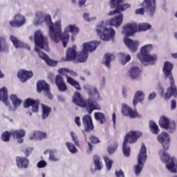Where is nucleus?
Instances as JSON below:
<instances>
[{"label":"nucleus","mask_w":177,"mask_h":177,"mask_svg":"<svg viewBox=\"0 0 177 177\" xmlns=\"http://www.w3.org/2000/svg\"><path fill=\"white\" fill-rule=\"evenodd\" d=\"M97 41H91L89 43H84L83 44V49L77 55V46L73 45L72 47L68 48L66 54V62H71L77 57V61L80 63H84L88 59L89 52H93L99 45Z\"/></svg>","instance_id":"obj_1"},{"label":"nucleus","mask_w":177,"mask_h":177,"mask_svg":"<svg viewBox=\"0 0 177 177\" xmlns=\"http://www.w3.org/2000/svg\"><path fill=\"white\" fill-rule=\"evenodd\" d=\"M35 50L37 53L39 57L44 60L48 66H53L55 67V66L57 64V61L52 60L49 58V56L45 54V53L39 50V48H40V49H45L47 52L49 50V43L48 42V39L44 37L41 30H37L35 32Z\"/></svg>","instance_id":"obj_2"},{"label":"nucleus","mask_w":177,"mask_h":177,"mask_svg":"<svg viewBox=\"0 0 177 177\" xmlns=\"http://www.w3.org/2000/svg\"><path fill=\"white\" fill-rule=\"evenodd\" d=\"M172 70H174V64L166 61L164 63L162 73L165 78H169L170 81V86L167 88L166 93L164 94V88H160V96H163L165 100H169L172 96L177 97V87L175 85V80H174V75H172Z\"/></svg>","instance_id":"obj_3"},{"label":"nucleus","mask_w":177,"mask_h":177,"mask_svg":"<svg viewBox=\"0 0 177 177\" xmlns=\"http://www.w3.org/2000/svg\"><path fill=\"white\" fill-rule=\"evenodd\" d=\"M73 103L77 106H80L86 109L88 114H92L95 110H100V105H99L93 100L88 98L87 100L84 99L81 96V93L78 91L75 92L74 95L73 96Z\"/></svg>","instance_id":"obj_4"},{"label":"nucleus","mask_w":177,"mask_h":177,"mask_svg":"<svg viewBox=\"0 0 177 177\" xmlns=\"http://www.w3.org/2000/svg\"><path fill=\"white\" fill-rule=\"evenodd\" d=\"M69 32H71L73 35H77L80 32V29L75 25H69L64 30V32H62L61 26V32L57 36V39L54 42L57 44V42L62 41L64 48H67V44H68V40L70 39Z\"/></svg>","instance_id":"obj_5"},{"label":"nucleus","mask_w":177,"mask_h":177,"mask_svg":"<svg viewBox=\"0 0 177 177\" xmlns=\"http://www.w3.org/2000/svg\"><path fill=\"white\" fill-rule=\"evenodd\" d=\"M44 20L49 28V37L50 39L55 42V39H57L59 33L62 31V21H57L55 23V24H53L50 15L46 16Z\"/></svg>","instance_id":"obj_6"},{"label":"nucleus","mask_w":177,"mask_h":177,"mask_svg":"<svg viewBox=\"0 0 177 177\" xmlns=\"http://www.w3.org/2000/svg\"><path fill=\"white\" fill-rule=\"evenodd\" d=\"M151 50H153V46L151 44H147L141 48L140 53H138L137 55L141 63L144 62L152 63L157 60V55H150Z\"/></svg>","instance_id":"obj_7"},{"label":"nucleus","mask_w":177,"mask_h":177,"mask_svg":"<svg viewBox=\"0 0 177 177\" xmlns=\"http://www.w3.org/2000/svg\"><path fill=\"white\" fill-rule=\"evenodd\" d=\"M156 0H144L143 2L140 3V6L142 8L136 10V15H141V16H143L145 9L148 15H149L151 17H153L154 13H156Z\"/></svg>","instance_id":"obj_8"},{"label":"nucleus","mask_w":177,"mask_h":177,"mask_svg":"<svg viewBox=\"0 0 177 177\" xmlns=\"http://www.w3.org/2000/svg\"><path fill=\"white\" fill-rule=\"evenodd\" d=\"M96 32L104 41H110L115 35V30L113 28H106L104 22H101L97 26Z\"/></svg>","instance_id":"obj_9"},{"label":"nucleus","mask_w":177,"mask_h":177,"mask_svg":"<svg viewBox=\"0 0 177 177\" xmlns=\"http://www.w3.org/2000/svg\"><path fill=\"white\" fill-rule=\"evenodd\" d=\"M159 156L161 161L166 164V168H167L170 172H177V162L175 158L171 157L165 151H160Z\"/></svg>","instance_id":"obj_10"},{"label":"nucleus","mask_w":177,"mask_h":177,"mask_svg":"<svg viewBox=\"0 0 177 177\" xmlns=\"http://www.w3.org/2000/svg\"><path fill=\"white\" fill-rule=\"evenodd\" d=\"M137 160L138 165L135 166V173L136 175H139V174L142 172L143 167H145L146 160H147V149H146V145H145V143H142L141 145Z\"/></svg>","instance_id":"obj_11"},{"label":"nucleus","mask_w":177,"mask_h":177,"mask_svg":"<svg viewBox=\"0 0 177 177\" xmlns=\"http://www.w3.org/2000/svg\"><path fill=\"white\" fill-rule=\"evenodd\" d=\"M158 124L160 128L165 129V131H169L171 133L175 132V129H176V124L175 122H170L169 119L165 115H162L160 118Z\"/></svg>","instance_id":"obj_12"},{"label":"nucleus","mask_w":177,"mask_h":177,"mask_svg":"<svg viewBox=\"0 0 177 177\" xmlns=\"http://www.w3.org/2000/svg\"><path fill=\"white\" fill-rule=\"evenodd\" d=\"M58 73L59 74L66 77V81L68 84L71 85V86H74L77 91H81V85H80V82L74 80L71 77L67 76V73H69L68 69L61 68L58 70Z\"/></svg>","instance_id":"obj_13"},{"label":"nucleus","mask_w":177,"mask_h":177,"mask_svg":"<svg viewBox=\"0 0 177 177\" xmlns=\"http://www.w3.org/2000/svg\"><path fill=\"white\" fill-rule=\"evenodd\" d=\"M142 136V132L138 131H130L124 138V141L126 143H136L138 142V139Z\"/></svg>","instance_id":"obj_14"},{"label":"nucleus","mask_w":177,"mask_h":177,"mask_svg":"<svg viewBox=\"0 0 177 177\" xmlns=\"http://www.w3.org/2000/svg\"><path fill=\"white\" fill-rule=\"evenodd\" d=\"M158 140L159 143H161L164 150H168L169 149V142H171V138L169 134L167 132H162L158 136Z\"/></svg>","instance_id":"obj_15"},{"label":"nucleus","mask_w":177,"mask_h":177,"mask_svg":"<svg viewBox=\"0 0 177 177\" xmlns=\"http://www.w3.org/2000/svg\"><path fill=\"white\" fill-rule=\"evenodd\" d=\"M123 32L127 37H132L135 32H138V24L136 23H130L123 27Z\"/></svg>","instance_id":"obj_16"},{"label":"nucleus","mask_w":177,"mask_h":177,"mask_svg":"<svg viewBox=\"0 0 177 177\" xmlns=\"http://www.w3.org/2000/svg\"><path fill=\"white\" fill-rule=\"evenodd\" d=\"M26 23V18L24 16L17 14L13 21H10V26L12 28H19V27H21V26H24V24Z\"/></svg>","instance_id":"obj_17"},{"label":"nucleus","mask_w":177,"mask_h":177,"mask_svg":"<svg viewBox=\"0 0 177 177\" xmlns=\"http://www.w3.org/2000/svg\"><path fill=\"white\" fill-rule=\"evenodd\" d=\"M24 106L26 109L32 106V111L33 113H38V111H39V100L28 98L26 99Z\"/></svg>","instance_id":"obj_18"},{"label":"nucleus","mask_w":177,"mask_h":177,"mask_svg":"<svg viewBox=\"0 0 177 177\" xmlns=\"http://www.w3.org/2000/svg\"><path fill=\"white\" fill-rule=\"evenodd\" d=\"M82 122L84 127V129L86 132H91V131H93V122L92 121V117L90 115H85L82 118Z\"/></svg>","instance_id":"obj_19"},{"label":"nucleus","mask_w":177,"mask_h":177,"mask_svg":"<svg viewBox=\"0 0 177 177\" xmlns=\"http://www.w3.org/2000/svg\"><path fill=\"white\" fill-rule=\"evenodd\" d=\"M34 73L31 71L20 70L18 71L17 77L21 81V82H26V81L32 78Z\"/></svg>","instance_id":"obj_20"},{"label":"nucleus","mask_w":177,"mask_h":177,"mask_svg":"<svg viewBox=\"0 0 177 177\" xmlns=\"http://www.w3.org/2000/svg\"><path fill=\"white\" fill-rule=\"evenodd\" d=\"M122 21H124V15L122 14H120L119 15L111 18L108 24L111 27H115V28H118V27L121 26L122 24Z\"/></svg>","instance_id":"obj_21"},{"label":"nucleus","mask_w":177,"mask_h":177,"mask_svg":"<svg viewBox=\"0 0 177 177\" xmlns=\"http://www.w3.org/2000/svg\"><path fill=\"white\" fill-rule=\"evenodd\" d=\"M55 82L60 92H66V91H67V85L66 84V82H64L63 77L59 75H57L55 76Z\"/></svg>","instance_id":"obj_22"},{"label":"nucleus","mask_w":177,"mask_h":177,"mask_svg":"<svg viewBox=\"0 0 177 177\" xmlns=\"http://www.w3.org/2000/svg\"><path fill=\"white\" fill-rule=\"evenodd\" d=\"M11 136L19 139L18 143H23L24 140L21 138H24L26 136V131L23 129L12 130L11 131Z\"/></svg>","instance_id":"obj_23"},{"label":"nucleus","mask_w":177,"mask_h":177,"mask_svg":"<svg viewBox=\"0 0 177 177\" xmlns=\"http://www.w3.org/2000/svg\"><path fill=\"white\" fill-rule=\"evenodd\" d=\"M48 135L45 132L36 131L32 135L29 136L30 140H42V139H46Z\"/></svg>","instance_id":"obj_24"},{"label":"nucleus","mask_w":177,"mask_h":177,"mask_svg":"<svg viewBox=\"0 0 177 177\" xmlns=\"http://www.w3.org/2000/svg\"><path fill=\"white\" fill-rule=\"evenodd\" d=\"M124 44L131 52H136V50H138V46H139L138 41L127 38L124 39Z\"/></svg>","instance_id":"obj_25"},{"label":"nucleus","mask_w":177,"mask_h":177,"mask_svg":"<svg viewBox=\"0 0 177 177\" xmlns=\"http://www.w3.org/2000/svg\"><path fill=\"white\" fill-rule=\"evenodd\" d=\"M16 163L19 168H28V164H30V160L28 158L24 157L17 156L16 158Z\"/></svg>","instance_id":"obj_26"},{"label":"nucleus","mask_w":177,"mask_h":177,"mask_svg":"<svg viewBox=\"0 0 177 177\" xmlns=\"http://www.w3.org/2000/svg\"><path fill=\"white\" fill-rule=\"evenodd\" d=\"M129 74L132 80H136V78H139V77H140L142 71L138 66H133L129 71Z\"/></svg>","instance_id":"obj_27"},{"label":"nucleus","mask_w":177,"mask_h":177,"mask_svg":"<svg viewBox=\"0 0 177 177\" xmlns=\"http://www.w3.org/2000/svg\"><path fill=\"white\" fill-rule=\"evenodd\" d=\"M41 107L42 110L41 118L42 120H46L52 113V108L45 104H41Z\"/></svg>","instance_id":"obj_28"},{"label":"nucleus","mask_w":177,"mask_h":177,"mask_svg":"<svg viewBox=\"0 0 177 177\" xmlns=\"http://www.w3.org/2000/svg\"><path fill=\"white\" fill-rule=\"evenodd\" d=\"M0 100H2L6 106H9V101H8V88H6V87L0 88Z\"/></svg>","instance_id":"obj_29"},{"label":"nucleus","mask_w":177,"mask_h":177,"mask_svg":"<svg viewBox=\"0 0 177 177\" xmlns=\"http://www.w3.org/2000/svg\"><path fill=\"white\" fill-rule=\"evenodd\" d=\"M145 99V93L142 91H138L136 93L134 99L133 101V104L134 107L139 103V102H143Z\"/></svg>","instance_id":"obj_30"},{"label":"nucleus","mask_w":177,"mask_h":177,"mask_svg":"<svg viewBox=\"0 0 177 177\" xmlns=\"http://www.w3.org/2000/svg\"><path fill=\"white\" fill-rule=\"evenodd\" d=\"M37 89L39 93H40V92H42V91H48L49 84H48V83H46V82L44 80H40L37 83Z\"/></svg>","instance_id":"obj_31"},{"label":"nucleus","mask_w":177,"mask_h":177,"mask_svg":"<svg viewBox=\"0 0 177 177\" xmlns=\"http://www.w3.org/2000/svg\"><path fill=\"white\" fill-rule=\"evenodd\" d=\"M115 59V56L111 53H106L104 56V64L108 67V68H110L111 65L110 63H111V60Z\"/></svg>","instance_id":"obj_32"},{"label":"nucleus","mask_w":177,"mask_h":177,"mask_svg":"<svg viewBox=\"0 0 177 177\" xmlns=\"http://www.w3.org/2000/svg\"><path fill=\"white\" fill-rule=\"evenodd\" d=\"M149 127L151 133H153L154 135H158V133H160V128L154 121L150 120Z\"/></svg>","instance_id":"obj_33"},{"label":"nucleus","mask_w":177,"mask_h":177,"mask_svg":"<svg viewBox=\"0 0 177 177\" xmlns=\"http://www.w3.org/2000/svg\"><path fill=\"white\" fill-rule=\"evenodd\" d=\"M93 158V162L95 167V169L100 171V169L103 168V164H102V161L100 160V157L97 155H94Z\"/></svg>","instance_id":"obj_34"},{"label":"nucleus","mask_w":177,"mask_h":177,"mask_svg":"<svg viewBox=\"0 0 177 177\" xmlns=\"http://www.w3.org/2000/svg\"><path fill=\"white\" fill-rule=\"evenodd\" d=\"M94 117L97 121H99L100 122V124H104V122H106V116L103 113L95 112L94 113Z\"/></svg>","instance_id":"obj_35"},{"label":"nucleus","mask_w":177,"mask_h":177,"mask_svg":"<svg viewBox=\"0 0 177 177\" xmlns=\"http://www.w3.org/2000/svg\"><path fill=\"white\" fill-rule=\"evenodd\" d=\"M122 150L123 154L126 157H129V156H131V147L128 146V142H125L124 141H123Z\"/></svg>","instance_id":"obj_36"},{"label":"nucleus","mask_w":177,"mask_h":177,"mask_svg":"<svg viewBox=\"0 0 177 177\" xmlns=\"http://www.w3.org/2000/svg\"><path fill=\"white\" fill-rule=\"evenodd\" d=\"M120 61L122 64L125 65L126 63L131 61V55H125L124 53H120Z\"/></svg>","instance_id":"obj_37"},{"label":"nucleus","mask_w":177,"mask_h":177,"mask_svg":"<svg viewBox=\"0 0 177 177\" xmlns=\"http://www.w3.org/2000/svg\"><path fill=\"white\" fill-rule=\"evenodd\" d=\"M66 146L68 151L72 153V154H75V153H78V149L75 147V145L71 142H66Z\"/></svg>","instance_id":"obj_38"},{"label":"nucleus","mask_w":177,"mask_h":177,"mask_svg":"<svg viewBox=\"0 0 177 177\" xmlns=\"http://www.w3.org/2000/svg\"><path fill=\"white\" fill-rule=\"evenodd\" d=\"M10 99L15 107L21 104V100L19 99L16 95H12Z\"/></svg>","instance_id":"obj_39"},{"label":"nucleus","mask_w":177,"mask_h":177,"mask_svg":"<svg viewBox=\"0 0 177 177\" xmlns=\"http://www.w3.org/2000/svg\"><path fill=\"white\" fill-rule=\"evenodd\" d=\"M151 28V25L149 24H141L138 26V31L140 32V31H147V30H150Z\"/></svg>","instance_id":"obj_40"},{"label":"nucleus","mask_w":177,"mask_h":177,"mask_svg":"<svg viewBox=\"0 0 177 177\" xmlns=\"http://www.w3.org/2000/svg\"><path fill=\"white\" fill-rule=\"evenodd\" d=\"M88 95L90 97H95V95H97V97H100V95L99 94V91H97V88L96 87H92L89 88L88 90Z\"/></svg>","instance_id":"obj_41"},{"label":"nucleus","mask_w":177,"mask_h":177,"mask_svg":"<svg viewBox=\"0 0 177 177\" xmlns=\"http://www.w3.org/2000/svg\"><path fill=\"white\" fill-rule=\"evenodd\" d=\"M10 41L12 42L15 47L20 48V46H21V41H20L16 37L11 35Z\"/></svg>","instance_id":"obj_42"},{"label":"nucleus","mask_w":177,"mask_h":177,"mask_svg":"<svg viewBox=\"0 0 177 177\" xmlns=\"http://www.w3.org/2000/svg\"><path fill=\"white\" fill-rule=\"evenodd\" d=\"M10 136H12V131H10V132L6 131L2 133L1 140L3 142H9V140H10Z\"/></svg>","instance_id":"obj_43"},{"label":"nucleus","mask_w":177,"mask_h":177,"mask_svg":"<svg viewBox=\"0 0 177 177\" xmlns=\"http://www.w3.org/2000/svg\"><path fill=\"white\" fill-rule=\"evenodd\" d=\"M104 160L105 162L106 167L108 171H110L113 167V160H110L108 156L104 157Z\"/></svg>","instance_id":"obj_44"},{"label":"nucleus","mask_w":177,"mask_h":177,"mask_svg":"<svg viewBox=\"0 0 177 177\" xmlns=\"http://www.w3.org/2000/svg\"><path fill=\"white\" fill-rule=\"evenodd\" d=\"M131 110H132L131 107L128 106L127 104H124L122 107V114L128 117V115H129Z\"/></svg>","instance_id":"obj_45"},{"label":"nucleus","mask_w":177,"mask_h":177,"mask_svg":"<svg viewBox=\"0 0 177 177\" xmlns=\"http://www.w3.org/2000/svg\"><path fill=\"white\" fill-rule=\"evenodd\" d=\"M41 19H44V13L37 12L36 13V21L35 22V26H39Z\"/></svg>","instance_id":"obj_46"},{"label":"nucleus","mask_w":177,"mask_h":177,"mask_svg":"<svg viewBox=\"0 0 177 177\" xmlns=\"http://www.w3.org/2000/svg\"><path fill=\"white\" fill-rule=\"evenodd\" d=\"M118 147V144L117 142H115L113 146L109 147L107 150L109 154H113L117 150V148Z\"/></svg>","instance_id":"obj_47"},{"label":"nucleus","mask_w":177,"mask_h":177,"mask_svg":"<svg viewBox=\"0 0 177 177\" xmlns=\"http://www.w3.org/2000/svg\"><path fill=\"white\" fill-rule=\"evenodd\" d=\"M128 117H130L131 118H136V117H139V113H138V111L131 109Z\"/></svg>","instance_id":"obj_48"},{"label":"nucleus","mask_w":177,"mask_h":177,"mask_svg":"<svg viewBox=\"0 0 177 177\" xmlns=\"http://www.w3.org/2000/svg\"><path fill=\"white\" fill-rule=\"evenodd\" d=\"M71 135L72 136V139L75 143V145L77 147H80V141L78 140V137L74 135V132H71Z\"/></svg>","instance_id":"obj_49"},{"label":"nucleus","mask_w":177,"mask_h":177,"mask_svg":"<svg viewBox=\"0 0 177 177\" xmlns=\"http://www.w3.org/2000/svg\"><path fill=\"white\" fill-rule=\"evenodd\" d=\"M49 155V160H50V161H59V158L55 156V152L53 151H50Z\"/></svg>","instance_id":"obj_50"},{"label":"nucleus","mask_w":177,"mask_h":177,"mask_svg":"<svg viewBox=\"0 0 177 177\" xmlns=\"http://www.w3.org/2000/svg\"><path fill=\"white\" fill-rule=\"evenodd\" d=\"M90 140L91 143H100V140H99V138L95 136H91L90 137Z\"/></svg>","instance_id":"obj_51"},{"label":"nucleus","mask_w":177,"mask_h":177,"mask_svg":"<svg viewBox=\"0 0 177 177\" xmlns=\"http://www.w3.org/2000/svg\"><path fill=\"white\" fill-rule=\"evenodd\" d=\"M45 167H46V162L45 160H40L37 163L38 168H45Z\"/></svg>","instance_id":"obj_52"},{"label":"nucleus","mask_w":177,"mask_h":177,"mask_svg":"<svg viewBox=\"0 0 177 177\" xmlns=\"http://www.w3.org/2000/svg\"><path fill=\"white\" fill-rule=\"evenodd\" d=\"M83 17L86 21H91L92 20V18L89 17V13L88 12L84 13Z\"/></svg>","instance_id":"obj_53"},{"label":"nucleus","mask_w":177,"mask_h":177,"mask_svg":"<svg viewBox=\"0 0 177 177\" xmlns=\"http://www.w3.org/2000/svg\"><path fill=\"white\" fill-rule=\"evenodd\" d=\"M171 103V109L175 110V109H176V100H172Z\"/></svg>","instance_id":"obj_54"},{"label":"nucleus","mask_w":177,"mask_h":177,"mask_svg":"<svg viewBox=\"0 0 177 177\" xmlns=\"http://www.w3.org/2000/svg\"><path fill=\"white\" fill-rule=\"evenodd\" d=\"M45 93L47 97H48V99H50V100L53 99V95L50 93V91L49 90V88H48V91H45Z\"/></svg>","instance_id":"obj_55"},{"label":"nucleus","mask_w":177,"mask_h":177,"mask_svg":"<svg viewBox=\"0 0 177 177\" xmlns=\"http://www.w3.org/2000/svg\"><path fill=\"white\" fill-rule=\"evenodd\" d=\"M2 41H1V39H0V51L1 52H5V50H8V46L6 45L4 46V47L2 48Z\"/></svg>","instance_id":"obj_56"},{"label":"nucleus","mask_w":177,"mask_h":177,"mask_svg":"<svg viewBox=\"0 0 177 177\" xmlns=\"http://www.w3.org/2000/svg\"><path fill=\"white\" fill-rule=\"evenodd\" d=\"M75 122L76 125H77L79 127H81V121L79 116L75 117Z\"/></svg>","instance_id":"obj_57"},{"label":"nucleus","mask_w":177,"mask_h":177,"mask_svg":"<svg viewBox=\"0 0 177 177\" xmlns=\"http://www.w3.org/2000/svg\"><path fill=\"white\" fill-rule=\"evenodd\" d=\"M115 175L117 177H125L124 176V171H122V170H120L119 171H115Z\"/></svg>","instance_id":"obj_58"},{"label":"nucleus","mask_w":177,"mask_h":177,"mask_svg":"<svg viewBox=\"0 0 177 177\" xmlns=\"http://www.w3.org/2000/svg\"><path fill=\"white\" fill-rule=\"evenodd\" d=\"M156 96V92H153L149 94L148 99L149 100H153V99H155Z\"/></svg>","instance_id":"obj_59"},{"label":"nucleus","mask_w":177,"mask_h":177,"mask_svg":"<svg viewBox=\"0 0 177 177\" xmlns=\"http://www.w3.org/2000/svg\"><path fill=\"white\" fill-rule=\"evenodd\" d=\"M79 6L82 7L84 6V5H85V3H86V0H79Z\"/></svg>","instance_id":"obj_60"},{"label":"nucleus","mask_w":177,"mask_h":177,"mask_svg":"<svg viewBox=\"0 0 177 177\" xmlns=\"http://www.w3.org/2000/svg\"><path fill=\"white\" fill-rule=\"evenodd\" d=\"M116 120H117V117L115 115V113H113V115H112V120H113V125H115Z\"/></svg>","instance_id":"obj_61"},{"label":"nucleus","mask_w":177,"mask_h":177,"mask_svg":"<svg viewBox=\"0 0 177 177\" xmlns=\"http://www.w3.org/2000/svg\"><path fill=\"white\" fill-rule=\"evenodd\" d=\"M122 93L124 97H127V88H122Z\"/></svg>","instance_id":"obj_62"},{"label":"nucleus","mask_w":177,"mask_h":177,"mask_svg":"<svg viewBox=\"0 0 177 177\" xmlns=\"http://www.w3.org/2000/svg\"><path fill=\"white\" fill-rule=\"evenodd\" d=\"M30 150L26 149V150L25 151L26 156V157H28V156H30Z\"/></svg>","instance_id":"obj_63"},{"label":"nucleus","mask_w":177,"mask_h":177,"mask_svg":"<svg viewBox=\"0 0 177 177\" xmlns=\"http://www.w3.org/2000/svg\"><path fill=\"white\" fill-rule=\"evenodd\" d=\"M88 150L89 151H92V145L91 144V142H88Z\"/></svg>","instance_id":"obj_64"}]
</instances>
